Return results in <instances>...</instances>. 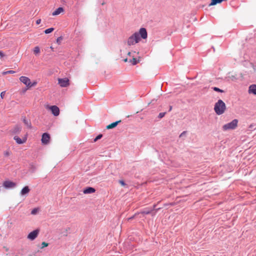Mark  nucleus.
<instances>
[{
	"instance_id": "f257e3e1",
	"label": "nucleus",
	"mask_w": 256,
	"mask_h": 256,
	"mask_svg": "<svg viewBox=\"0 0 256 256\" xmlns=\"http://www.w3.org/2000/svg\"><path fill=\"white\" fill-rule=\"evenodd\" d=\"M148 37V32L145 28H142L140 29L139 32H136L130 36L127 41L128 46L134 45L138 43L140 38L146 39Z\"/></svg>"
},
{
	"instance_id": "f03ea898",
	"label": "nucleus",
	"mask_w": 256,
	"mask_h": 256,
	"mask_svg": "<svg viewBox=\"0 0 256 256\" xmlns=\"http://www.w3.org/2000/svg\"><path fill=\"white\" fill-rule=\"evenodd\" d=\"M226 110V105L225 103L222 100H218L214 106V110L218 115L223 114Z\"/></svg>"
},
{
	"instance_id": "7ed1b4c3",
	"label": "nucleus",
	"mask_w": 256,
	"mask_h": 256,
	"mask_svg": "<svg viewBox=\"0 0 256 256\" xmlns=\"http://www.w3.org/2000/svg\"><path fill=\"white\" fill-rule=\"evenodd\" d=\"M238 120L234 119L230 122L224 124L222 127V129L224 131L234 130L238 126Z\"/></svg>"
},
{
	"instance_id": "20e7f679",
	"label": "nucleus",
	"mask_w": 256,
	"mask_h": 256,
	"mask_svg": "<svg viewBox=\"0 0 256 256\" xmlns=\"http://www.w3.org/2000/svg\"><path fill=\"white\" fill-rule=\"evenodd\" d=\"M50 135L47 132H44L42 134V142L43 144H46L49 143L50 140Z\"/></svg>"
},
{
	"instance_id": "39448f33",
	"label": "nucleus",
	"mask_w": 256,
	"mask_h": 256,
	"mask_svg": "<svg viewBox=\"0 0 256 256\" xmlns=\"http://www.w3.org/2000/svg\"><path fill=\"white\" fill-rule=\"evenodd\" d=\"M58 84L62 87H66L68 86L69 84V80L67 78H58Z\"/></svg>"
},
{
	"instance_id": "423d86ee",
	"label": "nucleus",
	"mask_w": 256,
	"mask_h": 256,
	"mask_svg": "<svg viewBox=\"0 0 256 256\" xmlns=\"http://www.w3.org/2000/svg\"><path fill=\"white\" fill-rule=\"evenodd\" d=\"M3 186L6 188H10L15 187L16 184L10 180H6L4 182Z\"/></svg>"
},
{
	"instance_id": "0eeeda50",
	"label": "nucleus",
	"mask_w": 256,
	"mask_h": 256,
	"mask_svg": "<svg viewBox=\"0 0 256 256\" xmlns=\"http://www.w3.org/2000/svg\"><path fill=\"white\" fill-rule=\"evenodd\" d=\"M38 230H36L30 232L28 236V238L30 240H34L38 236Z\"/></svg>"
},
{
	"instance_id": "6e6552de",
	"label": "nucleus",
	"mask_w": 256,
	"mask_h": 256,
	"mask_svg": "<svg viewBox=\"0 0 256 256\" xmlns=\"http://www.w3.org/2000/svg\"><path fill=\"white\" fill-rule=\"evenodd\" d=\"M50 110L54 116H58L60 114V109L56 106H52L50 107Z\"/></svg>"
},
{
	"instance_id": "1a4fd4ad",
	"label": "nucleus",
	"mask_w": 256,
	"mask_h": 256,
	"mask_svg": "<svg viewBox=\"0 0 256 256\" xmlns=\"http://www.w3.org/2000/svg\"><path fill=\"white\" fill-rule=\"evenodd\" d=\"M20 80L22 82L26 85L28 88V87L30 82V80L28 78L24 76H22L20 77Z\"/></svg>"
},
{
	"instance_id": "9d476101",
	"label": "nucleus",
	"mask_w": 256,
	"mask_h": 256,
	"mask_svg": "<svg viewBox=\"0 0 256 256\" xmlns=\"http://www.w3.org/2000/svg\"><path fill=\"white\" fill-rule=\"evenodd\" d=\"M153 211V210H150L149 208H146L142 210H141L140 212H138V214H152V216H154L156 214V212L153 214L152 213Z\"/></svg>"
},
{
	"instance_id": "9b49d317",
	"label": "nucleus",
	"mask_w": 256,
	"mask_h": 256,
	"mask_svg": "<svg viewBox=\"0 0 256 256\" xmlns=\"http://www.w3.org/2000/svg\"><path fill=\"white\" fill-rule=\"evenodd\" d=\"M14 139L16 140V142L18 144H24L26 141V138L25 137L23 139H21L18 136H14Z\"/></svg>"
},
{
	"instance_id": "f8f14e48",
	"label": "nucleus",
	"mask_w": 256,
	"mask_h": 256,
	"mask_svg": "<svg viewBox=\"0 0 256 256\" xmlns=\"http://www.w3.org/2000/svg\"><path fill=\"white\" fill-rule=\"evenodd\" d=\"M95 192V188L92 187H87L86 188H84L83 190L84 193L85 194H92L93 192Z\"/></svg>"
},
{
	"instance_id": "ddd939ff",
	"label": "nucleus",
	"mask_w": 256,
	"mask_h": 256,
	"mask_svg": "<svg viewBox=\"0 0 256 256\" xmlns=\"http://www.w3.org/2000/svg\"><path fill=\"white\" fill-rule=\"evenodd\" d=\"M22 128L19 125H16L12 130V132L14 134H18L21 131Z\"/></svg>"
},
{
	"instance_id": "4468645a",
	"label": "nucleus",
	"mask_w": 256,
	"mask_h": 256,
	"mask_svg": "<svg viewBox=\"0 0 256 256\" xmlns=\"http://www.w3.org/2000/svg\"><path fill=\"white\" fill-rule=\"evenodd\" d=\"M120 122H121L120 120L114 122L106 126V128L109 130V129H112V128H114Z\"/></svg>"
},
{
	"instance_id": "2eb2a0df",
	"label": "nucleus",
	"mask_w": 256,
	"mask_h": 256,
	"mask_svg": "<svg viewBox=\"0 0 256 256\" xmlns=\"http://www.w3.org/2000/svg\"><path fill=\"white\" fill-rule=\"evenodd\" d=\"M64 11V9L62 7H59L58 8H56L52 13V15L53 16H57L60 14L61 12H63Z\"/></svg>"
},
{
	"instance_id": "dca6fc26",
	"label": "nucleus",
	"mask_w": 256,
	"mask_h": 256,
	"mask_svg": "<svg viewBox=\"0 0 256 256\" xmlns=\"http://www.w3.org/2000/svg\"><path fill=\"white\" fill-rule=\"evenodd\" d=\"M30 191V189L28 186H25L24 187L20 192V194L22 196L28 194Z\"/></svg>"
},
{
	"instance_id": "f3484780",
	"label": "nucleus",
	"mask_w": 256,
	"mask_h": 256,
	"mask_svg": "<svg viewBox=\"0 0 256 256\" xmlns=\"http://www.w3.org/2000/svg\"><path fill=\"white\" fill-rule=\"evenodd\" d=\"M249 92L256 94V85L252 84L249 87Z\"/></svg>"
},
{
	"instance_id": "a211bd4d",
	"label": "nucleus",
	"mask_w": 256,
	"mask_h": 256,
	"mask_svg": "<svg viewBox=\"0 0 256 256\" xmlns=\"http://www.w3.org/2000/svg\"><path fill=\"white\" fill-rule=\"evenodd\" d=\"M226 0H212L211 2L209 4V6H214L217 4L221 3L223 1H226Z\"/></svg>"
},
{
	"instance_id": "6ab92c4d",
	"label": "nucleus",
	"mask_w": 256,
	"mask_h": 256,
	"mask_svg": "<svg viewBox=\"0 0 256 256\" xmlns=\"http://www.w3.org/2000/svg\"><path fill=\"white\" fill-rule=\"evenodd\" d=\"M23 122L24 123V124L30 128H32V125L30 122L26 120V118H24L23 119Z\"/></svg>"
},
{
	"instance_id": "aec40b11",
	"label": "nucleus",
	"mask_w": 256,
	"mask_h": 256,
	"mask_svg": "<svg viewBox=\"0 0 256 256\" xmlns=\"http://www.w3.org/2000/svg\"><path fill=\"white\" fill-rule=\"evenodd\" d=\"M130 62L132 65H136L138 63L139 60H138L136 58H133L132 60H130Z\"/></svg>"
},
{
	"instance_id": "412c9836",
	"label": "nucleus",
	"mask_w": 256,
	"mask_h": 256,
	"mask_svg": "<svg viewBox=\"0 0 256 256\" xmlns=\"http://www.w3.org/2000/svg\"><path fill=\"white\" fill-rule=\"evenodd\" d=\"M212 89L214 90L215 92H224V90H221L220 88H217V87H212Z\"/></svg>"
},
{
	"instance_id": "4be33fe9",
	"label": "nucleus",
	"mask_w": 256,
	"mask_h": 256,
	"mask_svg": "<svg viewBox=\"0 0 256 256\" xmlns=\"http://www.w3.org/2000/svg\"><path fill=\"white\" fill-rule=\"evenodd\" d=\"M54 30V28H48V29H46L44 32L46 34H48L52 32Z\"/></svg>"
},
{
	"instance_id": "5701e85b",
	"label": "nucleus",
	"mask_w": 256,
	"mask_h": 256,
	"mask_svg": "<svg viewBox=\"0 0 256 256\" xmlns=\"http://www.w3.org/2000/svg\"><path fill=\"white\" fill-rule=\"evenodd\" d=\"M34 52L35 54H37L40 52V48L38 46L34 47Z\"/></svg>"
},
{
	"instance_id": "b1692460",
	"label": "nucleus",
	"mask_w": 256,
	"mask_h": 256,
	"mask_svg": "<svg viewBox=\"0 0 256 256\" xmlns=\"http://www.w3.org/2000/svg\"><path fill=\"white\" fill-rule=\"evenodd\" d=\"M14 73H15V71L12 70H8V71L4 72H2V74L3 75H6L7 74H14Z\"/></svg>"
},
{
	"instance_id": "393cba45",
	"label": "nucleus",
	"mask_w": 256,
	"mask_h": 256,
	"mask_svg": "<svg viewBox=\"0 0 256 256\" xmlns=\"http://www.w3.org/2000/svg\"><path fill=\"white\" fill-rule=\"evenodd\" d=\"M102 137V134H99L98 136H96L95 138L94 139L93 142H96L98 140L100 139Z\"/></svg>"
},
{
	"instance_id": "a878e982",
	"label": "nucleus",
	"mask_w": 256,
	"mask_h": 256,
	"mask_svg": "<svg viewBox=\"0 0 256 256\" xmlns=\"http://www.w3.org/2000/svg\"><path fill=\"white\" fill-rule=\"evenodd\" d=\"M157 204H154L153 205V208L152 210H155L156 212H158L159 210L161 209V208H156Z\"/></svg>"
},
{
	"instance_id": "bb28decb",
	"label": "nucleus",
	"mask_w": 256,
	"mask_h": 256,
	"mask_svg": "<svg viewBox=\"0 0 256 256\" xmlns=\"http://www.w3.org/2000/svg\"><path fill=\"white\" fill-rule=\"evenodd\" d=\"M166 112H160L158 116V118H162L164 116L165 114H166Z\"/></svg>"
},
{
	"instance_id": "cd10ccee",
	"label": "nucleus",
	"mask_w": 256,
	"mask_h": 256,
	"mask_svg": "<svg viewBox=\"0 0 256 256\" xmlns=\"http://www.w3.org/2000/svg\"><path fill=\"white\" fill-rule=\"evenodd\" d=\"M119 183L122 186H127V184L125 183V182H124V180H119L118 181Z\"/></svg>"
},
{
	"instance_id": "c85d7f7f",
	"label": "nucleus",
	"mask_w": 256,
	"mask_h": 256,
	"mask_svg": "<svg viewBox=\"0 0 256 256\" xmlns=\"http://www.w3.org/2000/svg\"><path fill=\"white\" fill-rule=\"evenodd\" d=\"M138 214V213H136L134 215H133L131 217H130L128 218H127V220L128 221H130V220H133L134 218L136 217V216Z\"/></svg>"
},
{
	"instance_id": "c756f323",
	"label": "nucleus",
	"mask_w": 256,
	"mask_h": 256,
	"mask_svg": "<svg viewBox=\"0 0 256 256\" xmlns=\"http://www.w3.org/2000/svg\"><path fill=\"white\" fill-rule=\"evenodd\" d=\"M37 82H34L32 83L30 82V84L28 88H31L32 86H35Z\"/></svg>"
},
{
	"instance_id": "7c9ffc66",
	"label": "nucleus",
	"mask_w": 256,
	"mask_h": 256,
	"mask_svg": "<svg viewBox=\"0 0 256 256\" xmlns=\"http://www.w3.org/2000/svg\"><path fill=\"white\" fill-rule=\"evenodd\" d=\"M48 246V244L46 242H42V248Z\"/></svg>"
},
{
	"instance_id": "2f4dec72",
	"label": "nucleus",
	"mask_w": 256,
	"mask_h": 256,
	"mask_svg": "<svg viewBox=\"0 0 256 256\" xmlns=\"http://www.w3.org/2000/svg\"><path fill=\"white\" fill-rule=\"evenodd\" d=\"M6 94V91H3L0 93V98L3 99Z\"/></svg>"
},
{
	"instance_id": "473e14b6",
	"label": "nucleus",
	"mask_w": 256,
	"mask_h": 256,
	"mask_svg": "<svg viewBox=\"0 0 256 256\" xmlns=\"http://www.w3.org/2000/svg\"><path fill=\"white\" fill-rule=\"evenodd\" d=\"M37 211H38V210L37 208H34L33 209L32 212H31V214H36V213L37 212Z\"/></svg>"
},
{
	"instance_id": "72a5a7b5",
	"label": "nucleus",
	"mask_w": 256,
	"mask_h": 256,
	"mask_svg": "<svg viewBox=\"0 0 256 256\" xmlns=\"http://www.w3.org/2000/svg\"><path fill=\"white\" fill-rule=\"evenodd\" d=\"M10 153L9 151L7 150V151H5L4 152V156H10Z\"/></svg>"
},
{
	"instance_id": "f704fd0d",
	"label": "nucleus",
	"mask_w": 256,
	"mask_h": 256,
	"mask_svg": "<svg viewBox=\"0 0 256 256\" xmlns=\"http://www.w3.org/2000/svg\"><path fill=\"white\" fill-rule=\"evenodd\" d=\"M62 40V36H60L57 38V42L59 43Z\"/></svg>"
},
{
	"instance_id": "c9c22d12",
	"label": "nucleus",
	"mask_w": 256,
	"mask_h": 256,
	"mask_svg": "<svg viewBox=\"0 0 256 256\" xmlns=\"http://www.w3.org/2000/svg\"><path fill=\"white\" fill-rule=\"evenodd\" d=\"M5 55L2 51H0V58H3Z\"/></svg>"
},
{
	"instance_id": "e433bc0d",
	"label": "nucleus",
	"mask_w": 256,
	"mask_h": 256,
	"mask_svg": "<svg viewBox=\"0 0 256 256\" xmlns=\"http://www.w3.org/2000/svg\"><path fill=\"white\" fill-rule=\"evenodd\" d=\"M40 22H41V20L40 19H38L36 21V24H40Z\"/></svg>"
},
{
	"instance_id": "4c0bfd02",
	"label": "nucleus",
	"mask_w": 256,
	"mask_h": 256,
	"mask_svg": "<svg viewBox=\"0 0 256 256\" xmlns=\"http://www.w3.org/2000/svg\"><path fill=\"white\" fill-rule=\"evenodd\" d=\"M186 131L183 132H182L180 134V137H181V136H184V135L186 134Z\"/></svg>"
},
{
	"instance_id": "58836bf2",
	"label": "nucleus",
	"mask_w": 256,
	"mask_h": 256,
	"mask_svg": "<svg viewBox=\"0 0 256 256\" xmlns=\"http://www.w3.org/2000/svg\"><path fill=\"white\" fill-rule=\"evenodd\" d=\"M172 110V106H170V109H169V112L171 110Z\"/></svg>"
},
{
	"instance_id": "ea45409f",
	"label": "nucleus",
	"mask_w": 256,
	"mask_h": 256,
	"mask_svg": "<svg viewBox=\"0 0 256 256\" xmlns=\"http://www.w3.org/2000/svg\"><path fill=\"white\" fill-rule=\"evenodd\" d=\"M127 61H128V58H125V59L124 60V62H126Z\"/></svg>"
},
{
	"instance_id": "a19ab883",
	"label": "nucleus",
	"mask_w": 256,
	"mask_h": 256,
	"mask_svg": "<svg viewBox=\"0 0 256 256\" xmlns=\"http://www.w3.org/2000/svg\"><path fill=\"white\" fill-rule=\"evenodd\" d=\"M130 54H131V52H128V55L130 56Z\"/></svg>"
},
{
	"instance_id": "79ce46f5",
	"label": "nucleus",
	"mask_w": 256,
	"mask_h": 256,
	"mask_svg": "<svg viewBox=\"0 0 256 256\" xmlns=\"http://www.w3.org/2000/svg\"><path fill=\"white\" fill-rule=\"evenodd\" d=\"M4 248L6 249V251H8V248H6V247H4Z\"/></svg>"
}]
</instances>
